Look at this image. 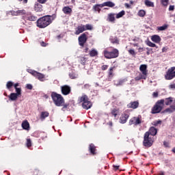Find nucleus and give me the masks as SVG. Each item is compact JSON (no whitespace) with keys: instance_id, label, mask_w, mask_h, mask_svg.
Wrapping results in <instances>:
<instances>
[{"instance_id":"72a5a7b5","label":"nucleus","mask_w":175,"mask_h":175,"mask_svg":"<svg viewBox=\"0 0 175 175\" xmlns=\"http://www.w3.org/2000/svg\"><path fill=\"white\" fill-rule=\"evenodd\" d=\"M110 42L111 43L118 44V39L117 38V37H111L110 38Z\"/></svg>"},{"instance_id":"5701e85b","label":"nucleus","mask_w":175,"mask_h":175,"mask_svg":"<svg viewBox=\"0 0 175 175\" xmlns=\"http://www.w3.org/2000/svg\"><path fill=\"white\" fill-rule=\"evenodd\" d=\"M151 40L154 43H159L161 42V37L158 35H154L151 37Z\"/></svg>"},{"instance_id":"e433bc0d","label":"nucleus","mask_w":175,"mask_h":175,"mask_svg":"<svg viewBox=\"0 0 175 175\" xmlns=\"http://www.w3.org/2000/svg\"><path fill=\"white\" fill-rule=\"evenodd\" d=\"M138 16H139V17H144V16H146V11L144 10H140L138 12Z\"/></svg>"},{"instance_id":"8fccbe9b","label":"nucleus","mask_w":175,"mask_h":175,"mask_svg":"<svg viewBox=\"0 0 175 175\" xmlns=\"http://www.w3.org/2000/svg\"><path fill=\"white\" fill-rule=\"evenodd\" d=\"M129 53L131 55H136V53L135 52V50H133V49L129 50Z\"/></svg>"},{"instance_id":"bf43d9fd","label":"nucleus","mask_w":175,"mask_h":175,"mask_svg":"<svg viewBox=\"0 0 175 175\" xmlns=\"http://www.w3.org/2000/svg\"><path fill=\"white\" fill-rule=\"evenodd\" d=\"M38 2H39V3H46L47 0H38Z\"/></svg>"},{"instance_id":"1a4fd4ad","label":"nucleus","mask_w":175,"mask_h":175,"mask_svg":"<svg viewBox=\"0 0 175 175\" xmlns=\"http://www.w3.org/2000/svg\"><path fill=\"white\" fill-rule=\"evenodd\" d=\"M129 125H139L142 124V120L139 117L132 118L129 122Z\"/></svg>"},{"instance_id":"dca6fc26","label":"nucleus","mask_w":175,"mask_h":175,"mask_svg":"<svg viewBox=\"0 0 175 175\" xmlns=\"http://www.w3.org/2000/svg\"><path fill=\"white\" fill-rule=\"evenodd\" d=\"M34 77H36V79H38V80H40V81H44V75L40 73V72H34Z\"/></svg>"},{"instance_id":"4be33fe9","label":"nucleus","mask_w":175,"mask_h":175,"mask_svg":"<svg viewBox=\"0 0 175 175\" xmlns=\"http://www.w3.org/2000/svg\"><path fill=\"white\" fill-rule=\"evenodd\" d=\"M174 111H175V106L173 105L164 110V113H168V114H171V113H174Z\"/></svg>"},{"instance_id":"09e8293b","label":"nucleus","mask_w":175,"mask_h":175,"mask_svg":"<svg viewBox=\"0 0 175 175\" xmlns=\"http://www.w3.org/2000/svg\"><path fill=\"white\" fill-rule=\"evenodd\" d=\"M99 6L100 8L101 5H94V9L95 12H99L100 10V9L99 8Z\"/></svg>"},{"instance_id":"bb28decb","label":"nucleus","mask_w":175,"mask_h":175,"mask_svg":"<svg viewBox=\"0 0 175 175\" xmlns=\"http://www.w3.org/2000/svg\"><path fill=\"white\" fill-rule=\"evenodd\" d=\"M124 83H125V79L114 81V85H116V87H120V85H122Z\"/></svg>"},{"instance_id":"79ce46f5","label":"nucleus","mask_w":175,"mask_h":175,"mask_svg":"<svg viewBox=\"0 0 175 175\" xmlns=\"http://www.w3.org/2000/svg\"><path fill=\"white\" fill-rule=\"evenodd\" d=\"M113 70H114V67H111L109 71V77H110L111 79V77H113Z\"/></svg>"},{"instance_id":"864d4df0","label":"nucleus","mask_w":175,"mask_h":175,"mask_svg":"<svg viewBox=\"0 0 175 175\" xmlns=\"http://www.w3.org/2000/svg\"><path fill=\"white\" fill-rule=\"evenodd\" d=\"M170 90H175V83L169 85Z\"/></svg>"},{"instance_id":"6ab92c4d","label":"nucleus","mask_w":175,"mask_h":175,"mask_svg":"<svg viewBox=\"0 0 175 175\" xmlns=\"http://www.w3.org/2000/svg\"><path fill=\"white\" fill-rule=\"evenodd\" d=\"M146 133H149V136H155V135H157V129H155V127L152 126L150 128L149 131H147Z\"/></svg>"},{"instance_id":"7ed1b4c3","label":"nucleus","mask_w":175,"mask_h":175,"mask_svg":"<svg viewBox=\"0 0 175 175\" xmlns=\"http://www.w3.org/2000/svg\"><path fill=\"white\" fill-rule=\"evenodd\" d=\"M143 144L144 147H151L154 144V137H151L149 133H145Z\"/></svg>"},{"instance_id":"f257e3e1","label":"nucleus","mask_w":175,"mask_h":175,"mask_svg":"<svg viewBox=\"0 0 175 175\" xmlns=\"http://www.w3.org/2000/svg\"><path fill=\"white\" fill-rule=\"evenodd\" d=\"M53 20H54L53 16L49 15L40 18L37 21V27H38V28H46V27L50 25L51 23H53Z\"/></svg>"},{"instance_id":"37998d69","label":"nucleus","mask_w":175,"mask_h":175,"mask_svg":"<svg viewBox=\"0 0 175 175\" xmlns=\"http://www.w3.org/2000/svg\"><path fill=\"white\" fill-rule=\"evenodd\" d=\"M62 106H63V107L62 108V111H65V109H68L69 107V103L65 104V103H64L62 104Z\"/></svg>"},{"instance_id":"c03bdc74","label":"nucleus","mask_w":175,"mask_h":175,"mask_svg":"<svg viewBox=\"0 0 175 175\" xmlns=\"http://www.w3.org/2000/svg\"><path fill=\"white\" fill-rule=\"evenodd\" d=\"M6 87H7V88H8V90H10V88H12V87H13V82L10 81H8V82L7 83Z\"/></svg>"},{"instance_id":"2f4dec72","label":"nucleus","mask_w":175,"mask_h":175,"mask_svg":"<svg viewBox=\"0 0 175 175\" xmlns=\"http://www.w3.org/2000/svg\"><path fill=\"white\" fill-rule=\"evenodd\" d=\"M145 5L148 8H154V3L148 0L145 1Z\"/></svg>"},{"instance_id":"39448f33","label":"nucleus","mask_w":175,"mask_h":175,"mask_svg":"<svg viewBox=\"0 0 175 175\" xmlns=\"http://www.w3.org/2000/svg\"><path fill=\"white\" fill-rule=\"evenodd\" d=\"M162 109H163V100H159L156 103L155 105L153 107L152 109V114L161 113Z\"/></svg>"},{"instance_id":"a19ab883","label":"nucleus","mask_w":175,"mask_h":175,"mask_svg":"<svg viewBox=\"0 0 175 175\" xmlns=\"http://www.w3.org/2000/svg\"><path fill=\"white\" fill-rule=\"evenodd\" d=\"M146 78H147V77H146L145 75H141L140 77H136L135 80L137 81H139V80H142V79H143L144 80H146Z\"/></svg>"},{"instance_id":"774afa93","label":"nucleus","mask_w":175,"mask_h":175,"mask_svg":"<svg viewBox=\"0 0 175 175\" xmlns=\"http://www.w3.org/2000/svg\"><path fill=\"white\" fill-rule=\"evenodd\" d=\"M138 50L139 52H142V51H143V48H139Z\"/></svg>"},{"instance_id":"052dcab7","label":"nucleus","mask_w":175,"mask_h":175,"mask_svg":"<svg viewBox=\"0 0 175 175\" xmlns=\"http://www.w3.org/2000/svg\"><path fill=\"white\" fill-rule=\"evenodd\" d=\"M167 51V47H163L162 49V53H166Z\"/></svg>"},{"instance_id":"58836bf2","label":"nucleus","mask_w":175,"mask_h":175,"mask_svg":"<svg viewBox=\"0 0 175 175\" xmlns=\"http://www.w3.org/2000/svg\"><path fill=\"white\" fill-rule=\"evenodd\" d=\"M111 113L112 114V116H113L115 118H116L117 117V114H118V111L116 109H113L111 111Z\"/></svg>"},{"instance_id":"4468645a","label":"nucleus","mask_w":175,"mask_h":175,"mask_svg":"<svg viewBox=\"0 0 175 175\" xmlns=\"http://www.w3.org/2000/svg\"><path fill=\"white\" fill-rule=\"evenodd\" d=\"M100 8H103L105 6H107L108 8H114V6H116V3H113L112 1H108L103 3L100 5Z\"/></svg>"},{"instance_id":"2eb2a0df","label":"nucleus","mask_w":175,"mask_h":175,"mask_svg":"<svg viewBox=\"0 0 175 175\" xmlns=\"http://www.w3.org/2000/svg\"><path fill=\"white\" fill-rule=\"evenodd\" d=\"M129 118V115L127 113H124L121 116L120 118V124H125L126 121H128V119Z\"/></svg>"},{"instance_id":"49530a36","label":"nucleus","mask_w":175,"mask_h":175,"mask_svg":"<svg viewBox=\"0 0 175 175\" xmlns=\"http://www.w3.org/2000/svg\"><path fill=\"white\" fill-rule=\"evenodd\" d=\"M69 77H70V79H77V75L75 74V73H70L69 74Z\"/></svg>"},{"instance_id":"603ef678","label":"nucleus","mask_w":175,"mask_h":175,"mask_svg":"<svg viewBox=\"0 0 175 175\" xmlns=\"http://www.w3.org/2000/svg\"><path fill=\"white\" fill-rule=\"evenodd\" d=\"M29 73H30L31 75H32L33 76H35L34 73H37L38 72L36 70H29Z\"/></svg>"},{"instance_id":"5fc2aeb1","label":"nucleus","mask_w":175,"mask_h":175,"mask_svg":"<svg viewBox=\"0 0 175 175\" xmlns=\"http://www.w3.org/2000/svg\"><path fill=\"white\" fill-rule=\"evenodd\" d=\"M158 95H159L158 92H153L152 94L153 98H158Z\"/></svg>"},{"instance_id":"c756f323","label":"nucleus","mask_w":175,"mask_h":175,"mask_svg":"<svg viewBox=\"0 0 175 175\" xmlns=\"http://www.w3.org/2000/svg\"><path fill=\"white\" fill-rule=\"evenodd\" d=\"M89 54L90 57H96V55H98V51H96V49H92L90 51Z\"/></svg>"},{"instance_id":"4d7b16f0","label":"nucleus","mask_w":175,"mask_h":175,"mask_svg":"<svg viewBox=\"0 0 175 175\" xmlns=\"http://www.w3.org/2000/svg\"><path fill=\"white\" fill-rule=\"evenodd\" d=\"M107 68H109V66L107 65H103L102 66V70H106V69H107Z\"/></svg>"},{"instance_id":"a18cd8bd","label":"nucleus","mask_w":175,"mask_h":175,"mask_svg":"<svg viewBox=\"0 0 175 175\" xmlns=\"http://www.w3.org/2000/svg\"><path fill=\"white\" fill-rule=\"evenodd\" d=\"M147 45L149 46V47H157V44H154L153 42H151L150 41H148L147 42Z\"/></svg>"},{"instance_id":"423d86ee","label":"nucleus","mask_w":175,"mask_h":175,"mask_svg":"<svg viewBox=\"0 0 175 175\" xmlns=\"http://www.w3.org/2000/svg\"><path fill=\"white\" fill-rule=\"evenodd\" d=\"M118 51L117 49H113L111 52H109L107 51H104V55L105 58H108L109 59L111 58H117V57H118Z\"/></svg>"},{"instance_id":"412c9836","label":"nucleus","mask_w":175,"mask_h":175,"mask_svg":"<svg viewBox=\"0 0 175 175\" xmlns=\"http://www.w3.org/2000/svg\"><path fill=\"white\" fill-rule=\"evenodd\" d=\"M43 6L40 3H37L34 5V10L36 12H42L43 10Z\"/></svg>"},{"instance_id":"6e6d98bb","label":"nucleus","mask_w":175,"mask_h":175,"mask_svg":"<svg viewBox=\"0 0 175 175\" xmlns=\"http://www.w3.org/2000/svg\"><path fill=\"white\" fill-rule=\"evenodd\" d=\"M26 88H27V90H32V85L31 84H27Z\"/></svg>"},{"instance_id":"13d9d810","label":"nucleus","mask_w":175,"mask_h":175,"mask_svg":"<svg viewBox=\"0 0 175 175\" xmlns=\"http://www.w3.org/2000/svg\"><path fill=\"white\" fill-rule=\"evenodd\" d=\"M169 10L170 12L174 10V5H170Z\"/></svg>"},{"instance_id":"20e7f679","label":"nucleus","mask_w":175,"mask_h":175,"mask_svg":"<svg viewBox=\"0 0 175 175\" xmlns=\"http://www.w3.org/2000/svg\"><path fill=\"white\" fill-rule=\"evenodd\" d=\"M81 102H83L82 107L85 110L91 109L92 107V103L88 100V96L86 95L82 96L80 98Z\"/></svg>"},{"instance_id":"393cba45","label":"nucleus","mask_w":175,"mask_h":175,"mask_svg":"<svg viewBox=\"0 0 175 175\" xmlns=\"http://www.w3.org/2000/svg\"><path fill=\"white\" fill-rule=\"evenodd\" d=\"M62 10L64 14H70V13H72V8H70L69 6L63 8Z\"/></svg>"},{"instance_id":"6e6552de","label":"nucleus","mask_w":175,"mask_h":175,"mask_svg":"<svg viewBox=\"0 0 175 175\" xmlns=\"http://www.w3.org/2000/svg\"><path fill=\"white\" fill-rule=\"evenodd\" d=\"M61 91L63 95H69L71 91L70 86L68 85H64L63 86H61Z\"/></svg>"},{"instance_id":"e2e57ef3","label":"nucleus","mask_w":175,"mask_h":175,"mask_svg":"<svg viewBox=\"0 0 175 175\" xmlns=\"http://www.w3.org/2000/svg\"><path fill=\"white\" fill-rule=\"evenodd\" d=\"M20 2L23 1V3H27L28 2V0H18Z\"/></svg>"},{"instance_id":"3c124183","label":"nucleus","mask_w":175,"mask_h":175,"mask_svg":"<svg viewBox=\"0 0 175 175\" xmlns=\"http://www.w3.org/2000/svg\"><path fill=\"white\" fill-rule=\"evenodd\" d=\"M31 146H32V144L31 142V139H27V147H31Z\"/></svg>"},{"instance_id":"f8f14e48","label":"nucleus","mask_w":175,"mask_h":175,"mask_svg":"<svg viewBox=\"0 0 175 175\" xmlns=\"http://www.w3.org/2000/svg\"><path fill=\"white\" fill-rule=\"evenodd\" d=\"M85 31V25H81L77 27V30L75 31V35H80V33H83Z\"/></svg>"},{"instance_id":"f3484780","label":"nucleus","mask_w":175,"mask_h":175,"mask_svg":"<svg viewBox=\"0 0 175 175\" xmlns=\"http://www.w3.org/2000/svg\"><path fill=\"white\" fill-rule=\"evenodd\" d=\"M127 107L129 109H137L139 107V102H131L129 104H128Z\"/></svg>"},{"instance_id":"ea45409f","label":"nucleus","mask_w":175,"mask_h":175,"mask_svg":"<svg viewBox=\"0 0 175 175\" xmlns=\"http://www.w3.org/2000/svg\"><path fill=\"white\" fill-rule=\"evenodd\" d=\"M85 31H92V25L90 24H87L85 25Z\"/></svg>"},{"instance_id":"0e129e2a","label":"nucleus","mask_w":175,"mask_h":175,"mask_svg":"<svg viewBox=\"0 0 175 175\" xmlns=\"http://www.w3.org/2000/svg\"><path fill=\"white\" fill-rule=\"evenodd\" d=\"M158 175H165V172L161 171Z\"/></svg>"},{"instance_id":"69168bd1","label":"nucleus","mask_w":175,"mask_h":175,"mask_svg":"<svg viewBox=\"0 0 175 175\" xmlns=\"http://www.w3.org/2000/svg\"><path fill=\"white\" fill-rule=\"evenodd\" d=\"M108 125H109V126H113V122H109L108 123Z\"/></svg>"},{"instance_id":"b1692460","label":"nucleus","mask_w":175,"mask_h":175,"mask_svg":"<svg viewBox=\"0 0 175 175\" xmlns=\"http://www.w3.org/2000/svg\"><path fill=\"white\" fill-rule=\"evenodd\" d=\"M107 20L109 23H114L116 21V14H109Z\"/></svg>"},{"instance_id":"680f3d73","label":"nucleus","mask_w":175,"mask_h":175,"mask_svg":"<svg viewBox=\"0 0 175 175\" xmlns=\"http://www.w3.org/2000/svg\"><path fill=\"white\" fill-rule=\"evenodd\" d=\"M115 170H118V169H120V165H113Z\"/></svg>"},{"instance_id":"a878e982","label":"nucleus","mask_w":175,"mask_h":175,"mask_svg":"<svg viewBox=\"0 0 175 175\" xmlns=\"http://www.w3.org/2000/svg\"><path fill=\"white\" fill-rule=\"evenodd\" d=\"M22 128H23V129H25L26 131H28V129H29V123L28 122V121L25 120L22 122Z\"/></svg>"},{"instance_id":"9b49d317","label":"nucleus","mask_w":175,"mask_h":175,"mask_svg":"<svg viewBox=\"0 0 175 175\" xmlns=\"http://www.w3.org/2000/svg\"><path fill=\"white\" fill-rule=\"evenodd\" d=\"M10 13L12 16H23V14H26L25 10H20L17 11L12 10Z\"/></svg>"},{"instance_id":"7c9ffc66","label":"nucleus","mask_w":175,"mask_h":175,"mask_svg":"<svg viewBox=\"0 0 175 175\" xmlns=\"http://www.w3.org/2000/svg\"><path fill=\"white\" fill-rule=\"evenodd\" d=\"M116 18H121L123 16H125V11L122 10L118 14H115Z\"/></svg>"},{"instance_id":"cd10ccee","label":"nucleus","mask_w":175,"mask_h":175,"mask_svg":"<svg viewBox=\"0 0 175 175\" xmlns=\"http://www.w3.org/2000/svg\"><path fill=\"white\" fill-rule=\"evenodd\" d=\"M10 100H17V98H18V95L16 93H11L9 96Z\"/></svg>"},{"instance_id":"f03ea898","label":"nucleus","mask_w":175,"mask_h":175,"mask_svg":"<svg viewBox=\"0 0 175 175\" xmlns=\"http://www.w3.org/2000/svg\"><path fill=\"white\" fill-rule=\"evenodd\" d=\"M55 106L61 107L63 103H65V100L61 94H57L55 92H52L51 95Z\"/></svg>"},{"instance_id":"de8ad7c7","label":"nucleus","mask_w":175,"mask_h":175,"mask_svg":"<svg viewBox=\"0 0 175 175\" xmlns=\"http://www.w3.org/2000/svg\"><path fill=\"white\" fill-rule=\"evenodd\" d=\"M16 92L15 94H16L18 96V95H21V88H16Z\"/></svg>"},{"instance_id":"c9c22d12","label":"nucleus","mask_w":175,"mask_h":175,"mask_svg":"<svg viewBox=\"0 0 175 175\" xmlns=\"http://www.w3.org/2000/svg\"><path fill=\"white\" fill-rule=\"evenodd\" d=\"M161 124H162V121L161 120H155L152 123L154 126H158L159 125H161Z\"/></svg>"},{"instance_id":"473e14b6","label":"nucleus","mask_w":175,"mask_h":175,"mask_svg":"<svg viewBox=\"0 0 175 175\" xmlns=\"http://www.w3.org/2000/svg\"><path fill=\"white\" fill-rule=\"evenodd\" d=\"M89 150L91 152V154H93V155L95 154V146L92 144L90 145Z\"/></svg>"},{"instance_id":"9d476101","label":"nucleus","mask_w":175,"mask_h":175,"mask_svg":"<svg viewBox=\"0 0 175 175\" xmlns=\"http://www.w3.org/2000/svg\"><path fill=\"white\" fill-rule=\"evenodd\" d=\"M78 40L79 46L83 47L84 44L87 42V35L85 33H83L79 37Z\"/></svg>"},{"instance_id":"338daca9","label":"nucleus","mask_w":175,"mask_h":175,"mask_svg":"<svg viewBox=\"0 0 175 175\" xmlns=\"http://www.w3.org/2000/svg\"><path fill=\"white\" fill-rule=\"evenodd\" d=\"M18 85V83H15V84L14 85V88H15V89H16V88H17Z\"/></svg>"},{"instance_id":"f704fd0d","label":"nucleus","mask_w":175,"mask_h":175,"mask_svg":"<svg viewBox=\"0 0 175 175\" xmlns=\"http://www.w3.org/2000/svg\"><path fill=\"white\" fill-rule=\"evenodd\" d=\"M167 25H163V26L158 27L157 29L158 31H165V29H167Z\"/></svg>"},{"instance_id":"4c0bfd02","label":"nucleus","mask_w":175,"mask_h":175,"mask_svg":"<svg viewBox=\"0 0 175 175\" xmlns=\"http://www.w3.org/2000/svg\"><path fill=\"white\" fill-rule=\"evenodd\" d=\"M161 3L163 6H167L169 5V0H161Z\"/></svg>"},{"instance_id":"0eeeda50","label":"nucleus","mask_w":175,"mask_h":175,"mask_svg":"<svg viewBox=\"0 0 175 175\" xmlns=\"http://www.w3.org/2000/svg\"><path fill=\"white\" fill-rule=\"evenodd\" d=\"M175 67H171L167 70L165 75V80H173L175 77Z\"/></svg>"},{"instance_id":"ddd939ff","label":"nucleus","mask_w":175,"mask_h":175,"mask_svg":"<svg viewBox=\"0 0 175 175\" xmlns=\"http://www.w3.org/2000/svg\"><path fill=\"white\" fill-rule=\"evenodd\" d=\"M139 70L142 72V76H145V77H147V65L142 64L139 66Z\"/></svg>"},{"instance_id":"aec40b11","label":"nucleus","mask_w":175,"mask_h":175,"mask_svg":"<svg viewBox=\"0 0 175 175\" xmlns=\"http://www.w3.org/2000/svg\"><path fill=\"white\" fill-rule=\"evenodd\" d=\"M163 100V105H166V106H169L172 105V103H174V100H173V98H171V97L167 98Z\"/></svg>"},{"instance_id":"a211bd4d","label":"nucleus","mask_w":175,"mask_h":175,"mask_svg":"<svg viewBox=\"0 0 175 175\" xmlns=\"http://www.w3.org/2000/svg\"><path fill=\"white\" fill-rule=\"evenodd\" d=\"M23 18L25 20H29V21H36L37 20L36 16L31 14H26L25 16H23Z\"/></svg>"},{"instance_id":"c85d7f7f","label":"nucleus","mask_w":175,"mask_h":175,"mask_svg":"<svg viewBox=\"0 0 175 175\" xmlns=\"http://www.w3.org/2000/svg\"><path fill=\"white\" fill-rule=\"evenodd\" d=\"M49 112H47V111H43V112L41 113L40 118H41V120H44V118L49 117Z\"/></svg>"}]
</instances>
